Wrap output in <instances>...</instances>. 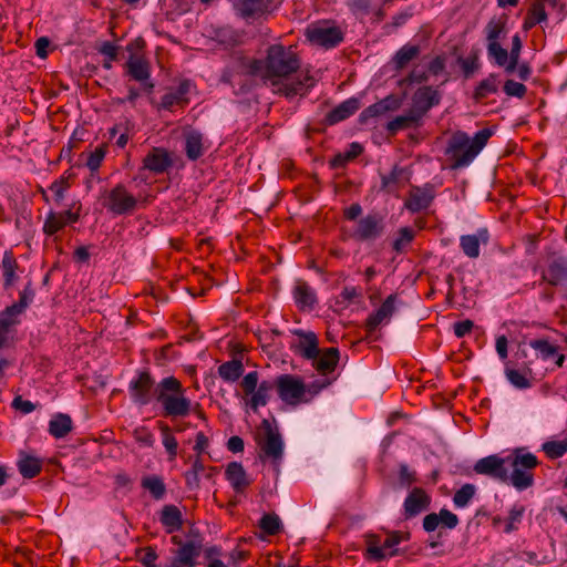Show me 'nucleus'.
Instances as JSON below:
<instances>
[{"mask_svg": "<svg viewBox=\"0 0 567 567\" xmlns=\"http://www.w3.org/2000/svg\"><path fill=\"white\" fill-rule=\"evenodd\" d=\"M161 523L166 527L167 533L172 534L182 527L181 511L174 505L164 506L161 515Z\"/></svg>", "mask_w": 567, "mask_h": 567, "instance_id": "obj_40", "label": "nucleus"}, {"mask_svg": "<svg viewBox=\"0 0 567 567\" xmlns=\"http://www.w3.org/2000/svg\"><path fill=\"white\" fill-rule=\"evenodd\" d=\"M23 312L8 306L0 312V349L8 347L13 339L17 326L21 323Z\"/></svg>", "mask_w": 567, "mask_h": 567, "instance_id": "obj_17", "label": "nucleus"}, {"mask_svg": "<svg viewBox=\"0 0 567 567\" xmlns=\"http://www.w3.org/2000/svg\"><path fill=\"white\" fill-rule=\"evenodd\" d=\"M295 334L297 336V340L291 347L295 353L307 360L318 357L320 349L319 341L315 332L296 330Z\"/></svg>", "mask_w": 567, "mask_h": 567, "instance_id": "obj_21", "label": "nucleus"}, {"mask_svg": "<svg viewBox=\"0 0 567 567\" xmlns=\"http://www.w3.org/2000/svg\"><path fill=\"white\" fill-rule=\"evenodd\" d=\"M225 477L237 494H243L251 484L241 463L231 462L227 465Z\"/></svg>", "mask_w": 567, "mask_h": 567, "instance_id": "obj_27", "label": "nucleus"}, {"mask_svg": "<svg viewBox=\"0 0 567 567\" xmlns=\"http://www.w3.org/2000/svg\"><path fill=\"white\" fill-rule=\"evenodd\" d=\"M415 233L410 227H402L398 231V237L393 241V249L396 252H402L414 239Z\"/></svg>", "mask_w": 567, "mask_h": 567, "instance_id": "obj_56", "label": "nucleus"}, {"mask_svg": "<svg viewBox=\"0 0 567 567\" xmlns=\"http://www.w3.org/2000/svg\"><path fill=\"white\" fill-rule=\"evenodd\" d=\"M80 218L79 212L66 209L60 213H50L44 221L43 231L52 236L64 228L66 225L76 223Z\"/></svg>", "mask_w": 567, "mask_h": 567, "instance_id": "obj_25", "label": "nucleus"}, {"mask_svg": "<svg viewBox=\"0 0 567 567\" xmlns=\"http://www.w3.org/2000/svg\"><path fill=\"white\" fill-rule=\"evenodd\" d=\"M172 543L178 546L173 559L188 567H196L197 558L202 551V540L189 539L183 542L179 536L175 535L172 537Z\"/></svg>", "mask_w": 567, "mask_h": 567, "instance_id": "obj_18", "label": "nucleus"}, {"mask_svg": "<svg viewBox=\"0 0 567 567\" xmlns=\"http://www.w3.org/2000/svg\"><path fill=\"white\" fill-rule=\"evenodd\" d=\"M107 153V145L106 144H102L100 146H97L93 152H91L86 158V167L92 172H97L99 168L101 167L104 158H105V155Z\"/></svg>", "mask_w": 567, "mask_h": 567, "instance_id": "obj_54", "label": "nucleus"}, {"mask_svg": "<svg viewBox=\"0 0 567 567\" xmlns=\"http://www.w3.org/2000/svg\"><path fill=\"white\" fill-rule=\"evenodd\" d=\"M396 295H390L382 302L378 310L371 313L365 321V329L369 333L374 332L379 326L388 323L395 311Z\"/></svg>", "mask_w": 567, "mask_h": 567, "instance_id": "obj_23", "label": "nucleus"}, {"mask_svg": "<svg viewBox=\"0 0 567 567\" xmlns=\"http://www.w3.org/2000/svg\"><path fill=\"white\" fill-rule=\"evenodd\" d=\"M522 50V41L518 34H515L512 38V49L508 52V59L506 64L504 65L505 71L507 73H513L517 66V63L519 61V54Z\"/></svg>", "mask_w": 567, "mask_h": 567, "instance_id": "obj_53", "label": "nucleus"}, {"mask_svg": "<svg viewBox=\"0 0 567 567\" xmlns=\"http://www.w3.org/2000/svg\"><path fill=\"white\" fill-rule=\"evenodd\" d=\"M34 297L35 290L32 286V281L29 280L23 289L19 292V300L12 303V306L24 313L28 307L33 302Z\"/></svg>", "mask_w": 567, "mask_h": 567, "instance_id": "obj_52", "label": "nucleus"}, {"mask_svg": "<svg viewBox=\"0 0 567 567\" xmlns=\"http://www.w3.org/2000/svg\"><path fill=\"white\" fill-rule=\"evenodd\" d=\"M492 131L483 128L475 133L473 138L462 131L452 134L447 142L445 155L452 162V168H462L468 166L480 152L487 144Z\"/></svg>", "mask_w": 567, "mask_h": 567, "instance_id": "obj_3", "label": "nucleus"}, {"mask_svg": "<svg viewBox=\"0 0 567 567\" xmlns=\"http://www.w3.org/2000/svg\"><path fill=\"white\" fill-rule=\"evenodd\" d=\"M547 3L536 0L528 9L527 14L532 17L538 24L547 21V12L545 6Z\"/></svg>", "mask_w": 567, "mask_h": 567, "instance_id": "obj_62", "label": "nucleus"}, {"mask_svg": "<svg viewBox=\"0 0 567 567\" xmlns=\"http://www.w3.org/2000/svg\"><path fill=\"white\" fill-rule=\"evenodd\" d=\"M441 100L442 93L437 87L424 85L414 92L411 109L423 118L432 107L441 103Z\"/></svg>", "mask_w": 567, "mask_h": 567, "instance_id": "obj_15", "label": "nucleus"}, {"mask_svg": "<svg viewBox=\"0 0 567 567\" xmlns=\"http://www.w3.org/2000/svg\"><path fill=\"white\" fill-rule=\"evenodd\" d=\"M153 396L164 417L183 419L194 410L193 401L187 396L186 389L174 375L165 377L157 382Z\"/></svg>", "mask_w": 567, "mask_h": 567, "instance_id": "obj_2", "label": "nucleus"}, {"mask_svg": "<svg viewBox=\"0 0 567 567\" xmlns=\"http://www.w3.org/2000/svg\"><path fill=\"white\" fill-rule=\"evenodd\" d=\"M142 200L146 202V198L132 194L123 184H116L102 195L103 207L117 216L132 214Z\"/></svg>", "mask_w": 567, "mask_h": 567, "instance_id": "obj_5", "label": "nucleus"}, {"mask_svg": "<svg viewBox=\"0 0 567 567\" xmlns=\"http://www.w3.org/2000/svg\"><path fill=\"white\" fill-rule=\"evenodd\" d=\"M312 367L321 374L326 375L332 372L339 361V350L337 348H328L323 351L319 350V354L310 360Z\"/></svg>", "mask_w": 567, "mask_h": 567, "instance_id": "obj_33", "label": "nucleus"}, {"mask_svg": "<svg viewBox=\"0 0 567 567\" xmlns=\"http://www.w3.org/2000/svg\"><path fill=\"white\" fill-rule=\"evenodd\" d=\"M69 187L70 185L64 178L56 179L50 185L49 189L53 193L55 203L60 204L64 199L65 192Z\"/></svg>", "mask_w": 567, "mask_h": 567, "instance_id": "obj_63", "label": "nucleus"}, {"mask_svg": "<svg viewBox=\"0 0 567 567\" xmlns=\"http://www.w3.org/2000/svg\"><path fill=\"white\" fill-rule=\"evenodd\" d=\"M420 53L417 45H403L394 55L393 63L396 70L405 68Z\"/></svg>", "mask_w": 567, "mask_h": 567, "instance_id": "obj_46", "label": "nucleus"}, {"mask_svg": "<svg viewBox=\"0 0 567 567\" xmlns=\"http://www.w3.org/2000/svg\"><path fill=\"white\" fill-rule=\"evenodd\" d=\"M403 169L394 166L392 171L381 176V188L386 193H395L401 187Z\"/></svg>", "mask_w": 567, "mask_h": 567, "instance_id": "obj_47", "label": "nucleus"}, {"mask_svg": "<svg viewBox=\"0 0 567 567\" xmlns=\"http://www.w3.org/2000/svg\"><path fill=\"white\" fill-rule=\"evenodd\" d=\"M362 152L363 147L361 144L353 142L344 152L338 153L331 158L330 166L336 169L343 168L348 163L357 158Z\"/></svg>", "mask_w": 567, "mask_h": 567, "instance_id": "obj_39", "label": "nucleus"}, {"mask_svg": "<svg viewBox=\"0 0 567 567\" xmlns=\"http://www.w3.org/2000/svg\"><path fill=\"white\" fill-rule=\"evenodd\" d=\"M435 197L434 189L431 185L423 187L412 186L409 196L404 202V207L415 214L427 209Z\"/></svg>", "mask_w": 567, "mask_h": 567, "instance_id": "obj_20", "label": "nucleus"}, {"mask_svg": "<svg viewBox=\"0 0 567 567\" xmlns=\"http://www.w3.org/2000/svg\"><path fill=\"white\" fill-rule=\"evenodd\" d=\"M216 39L225 49H233L243 43V34L231 28L219 29Z\"/></svg>", "mask_w": 567, "mask_h": 567, "instance_id": "obj_45", "label": "nucleus"}, {"mask_svg": "<svg viewBox=\"0 0 567 567\" xmlns=\"http://www.w3.org/2000/svg\"><path fill=\"white\" fill-rule=\"evenodd\" d=\"M543 451L549 458H558L567 453V441H548L543 444Z\"/></svg>", "mask_w": 567, "mask_h": 567, "instance_id": "obj_58", "label": "nucleus"}, {"mask_svg": "<svg viewBox=\"0 0 567 567\" xmlns=\"http://www.w3.org/2000/svg\"><path fill=\"white\" fill-rule=\"evenodd\" d=\"M135 441L146 447H153L155 443V436L152 431L146 426H138L133 432Z\"/></svg>", "mask_w": 567, "mask_h": 567, "instance_id": "obj_59", "label": "nucleus"}, {"mask_svg": "<svg viewBox=\"0 0 567 567\" xmlns=\"http://www.w3.org/2000/svg\"><path fill=\"white\" fill-rule=\"evenodd\" d=\"M488 240V230L486 228H480L476 234L462 235L460 237V247L466 257L476 259L481 254V244H487Z\"/></svg>", "mask_w": 567, "mask_h": 567, "instance_id": "obj_24", "label": "nucleus"}, {"mask_svg": "<svg viewBox=\"0 0 567 567\" xmlns=\"http://www.w3.org/2000/svg\"><path fill=\"white\" fill-rule=\"evenodd\" d=\"M399 482L402 486L409 487L416 482V474L408 465L401 464L399 468Z\"/></svg>", "mask_w": 567, "mask_h": 567, "instance_id": "obj_64", "label": "nucleus"}, {"mask_svg": "<svg viewBox=\"0 0 567 567\" xmlns=\"http://www.w3.org/2000/svg\"><path fill=\"white\" fill-rule=\"evenodd\" d=\"M475 495V486L464 484L453 496V504L456 508L466 507Z\"/></svg>", "mask_w": 567, "mask_h": 567, "instance_id": "obj_50", "label": "nucleus"}, {"mask_svg": "<svg viewBox=\"0 0 567 567\" xmlns=\"http://www.w3.org/2000/svg\"><path fill=\"white\" fill-rule=\"evenodd\" d=\"M360 107V102L355 97L348 99L337 105L327 114V122L330 125L337 124L341 121L349 118Z\"/></svg>", "mask_w": 567, "mask_h": 567, "instance_id": "obj_35", "label": "nucleus"}, {"mask_svg": "<svg viewBox=\"0 0 567 567\" xmlns=\"http://www.w3.org/2000/svg\"><path fill=\"white\" fill-rule=\"evenodd\" d=\"M484 34L488 59L496 65L504 66L508 59V51L501 45L499 41L507 34L506 19L492 18L484 28Z\"/></svg>", "mask_w": 567, "mask_h": 567, "instance_id": "obj_7", "label": "nucleus"}, {"mask_svg": "<svg viewBox=\"0 0 567 567\" xmlns=\"http://www.w3.org/2000/svg\"><path fill=\"white\" fill-rule=\"evenodd\" d=\"M532 361L523 362V370L511 368L506 364L505 377L516 389L525 390L532 386Z\"/></svg>", "mask_w": 567, "mask_h": 567, "instance_id": "obj_29", "label": "nucleus"}, {"mask_svg": "<svg viewBox=\"0 0 567 567\" xmlns=\"http://www.w3.org/2000/svg\"><path fill=\"white\" fill-rule=\"evenodd\" d=\"M539 465L537 456L524 447L508 454L507 485L518 492L526 491L535 484L534 471Z\"/></svg>", "mask_w": 567, "mask_h": 567, "instance_id": "obj_4", "label": "nucleus"}, {"mask_svg": "<svg viewBox=\"0 0 567 567\" xmlns=\"http://www.w3.org/2000/svg\"><path fill=\"white\" fill-rule=\"evenodd\" d=\"M275 388L281 401L289 405L308 402L306 384L292 374H280L275 381Z\"/></svg>", "mask_w": 567, "mask_h": 567, "instance_id": "obj_8", "label": "nucleus"}, {"mask_svg": "<svg viewBox=\"0 0 567 567\" xmlns=\"http://www.w3.org/2000/svg\"><path fill=\"white\" fill-rule=\"evenodd\" d=\"M458 517L446 508H441L439 513H430L423 518V529L426 533L442 528L454 529L458 525Z\"/></svg>", "mask_w": 567, "mask_h": 567, "instance_id": "obj_22", "label": "nucleus"}, {"mask_svg": "<svg viewBox=\"0 0 567 567\" xmlns=\"http://www.w3.org/2000/svg\"><path fill=\"white\" fill-rule=\"evenodd\" d=\"M408 538V533L398 530L389 533L386 538L382 542V548L384 549V553L388 554V557L394 556L398 551L395 547L403 540H406Z\"/></svg>", "mask_w": 567, "mask_h": 567, "instance_id": "obj_49", "label": "nucleus"}, {"mask_svg": "<svg viewBox=\"0 0 567 567\" xmlns=\"http://www.w3.org/2000/svg\"><path fill=\"white\" fill-rule=\"evenodd\" d=\"M525 508L522 505H514L508 516L505 520V527L504 533L511 534L514 530L518 529L519 524L522 523L523 516H524Z\"/></svg>", "mask_w": 567, "mask_h": 567, "instance_id": "obj_51", "label": "nucleus"}, {"mask_svg": "<svg viewBox=\"0 0 567 567\" xmlns=\"http://www.w3.org/2000/svg\"><path fill=\"white\" fill-rule=\"evenodd\" d=\"M19 266L11 250L4 251L1 260V269L3 277V288L9 289L19 279L17 274Z\"/></svg>", "mask_w": 567, "mask_h": 567, "instance_id": "obj_37", "label": "nucleus"}, {"mask_svg": "<svg viewBox=\"0 0 567 567\" xmlns=\"http://www.w3.org/2000/svg\"><path fill=\"white\" fill-rule=\"evenodd\" d=\"M386 101L374 103L364 109L360 114L361 122H365L369 118L378 117L388 110Z\"/></svg>", "mask_w": 567, "mask_h": 567, "instance_id": "obj_60", "label": "nucleus"}, {"mask_svg": "<svg viewBox=\"0 0 567 567\" xmlns=\"http://www.w3.org/2000/svg\"><path fill=\"white\" fill-rule=\"evenodd\" d=\"M209 144L204 135L198 131H189L184 136V150L190 161H196L208 150Z\"/></svg>", "mask_w": 567, "mask_h": 567, "instance_id": "obj_26", "label": "nucleus"}, {"mask_svg": "<svg viewBox=\"0 0 567 567\" xmlns=\"http://www.w3.org/2000/svg\"><path fill=\"white\" fill-rule=\"evenodd\" d=\"M431 505V496L421 487L412 488L403 502L402 515L411 519L426 511Z\"/></svg>", "mask_w": 567, "mask_h": 567, "instance_id": "obj_19", "label": "nucleus"}, {"mask_svg": "<svg viewBox=\"0 0 567 567\" xmlns=\"http://www.w3.org/2000/svg\"><path fill=\"white\" fill-rule=\"evenodd\" d=\"M542 280L551 286H558L567 280V260L558 257L551 260L548 268L543 271Z\"/></svg>", "mask_w": 567, "mask_h": 567, "instance_id": "obj_32", "label": "nucleus"}, {"mask_svg": "<svg viewBox=\"0 0 567 567\" xmlns=\"http://www.w3.org/2000/svg\"><path fill=\"white\" fill-rule=\"evenodd\" d=\"M241 389L245 393L246 405L255 413L269 402L271 393L275 389V382L264 380L258 383V373L251 371L241 380Z\"/></svg>", "mask_w": 567, "mask_h": 567, "instance_id": "obj_6", "label": "nucleus"}, {"mask_svg": "<svg viewBox=\"0 0 567 567\" xmlns=\"http://www.w3.org/2000/svg\"><path fill=\"white\" fill-rule=\"evenodd\" d=\"M306 37L312 44L326 49L336 48L343 40L340 28L326 21L309 25L306 30Z\"/></svg>", "mask_w": 567, "mask_h": 567, "instance_id": "obj_9", "label": "nucleus"}, {"mask_svg": "<svg viewBox=\"0 0 567 567\" xmlns=\"http://www.w3.org/2000/svg\"><path fill=\"white\" fill-rule=\"evenodd\" d=\"M259 527L268 535L274 536L281 529V520L276 514H265L260 522Z\"/></svg>", "mask_w": 567, "mask_h": 567, "instance_id": "obj_55", "label": "nucleus"}, {"mask_svg": "<svg viewBox=\"0 0 567 567\" xmlns=\"http://www.w3.org/2000/svg\"><path fill=\"white\" fill-rule=\"evenodd\" d=\"M272 0H236L235 7L243 17H251L267 10Z\"/></svg>", "mask_w": 567, "mask_h": 567, "instance_id": "obj_41", "label": "nucleus"}, {"mask_svg": "<svg viewBox=\"0 0 567 567\" xmlns=\"http://www.w3.org/2000/svg\"><path fill=\"white\" fill-rule=\"evenodd\" d=\"M189 90L190 82L182 81L174 91H169L162 96L161 106L164 110L173 111L175 106L186 104Z\"/></svg>", "mask_w": 567, "mask_h": 567, "instance_id": "obj_31", "label": "nucleus"}, {"mask_svg": "<svg viewBox=\"0 0 567 567\" xmlns=\"http://www.w3.org/2000/svg\"><path fill=\"white\" fill-rule=\"evenodd\" d=\"M17 467L23 478L31 480L41 473L43 460L27 452H20L17 461Z\"/></svg>", "mask_w": 567, "mask_h": 567, "instance_id": "obj_30", "label": "nucleus"}, {"mask_svg": "<svg viewBox=\"0 0 567 567\" xmlns=\"http://www.w3.org/2000/svg\"><path fill=\"white\" fill-rule=\"evenodd\" d=\"M383 229L382 217L378 214H368L357 221L355 228L349 237L358 241H373L382 235Z\"/></svg>", "mask_w": 567, "mask_h": 567, "instance_id": "obj_14", "label": "nucleus"}, {"mask_svg": "<svg viewBox=\"0 0 567 567\" xmlns=\"http://www.w3.org/2000/svg\"><path fill=\"white\" fill-rule=\"evenodd\" d=\"M244 372L243 363L238 360L227 361L219 365V377L227 382L237 381Z\"/></svg>", "mask_w": 567, "mask_h": 567, "instance_id": "obj_44", "label": "nucleus"}, {"mask_svg": "<svg viewBox=\"0 0 567 567\" xmlns=\"http://www.w3.org/2000/svg\"><path fill=\"white\" fill-rule=\"evenodd\" d=\"M293 299L300 310H312L317 303L316 291L303 280H297L292 290Z\"/></svg>", "mask_w": 567, "mask_h": 567, "instance_id": "obj_28", "label": "nucleus"}, {"mask_svg": "<svg viewBox=\"0 0 567 567\" xmlns=\"http://www.w3.org/2000/svg\"><path fill=\"white\" fill-rule=\"evenodd\" d=\"M73 429V422L69 414L55 413L49 421L48 431L54 439L65 437Z\"/></svg>", "mask_w": 567, "mask_h": 567, "instance_id": "obj_36", "label": "nucleus"}, {"mask_svg": "<svg viewBox=\"0 0 567 567\" xmlns=\"http://www.w3.org/2000/svg\"><path fill=\"white\" fill-rule=\"evenodd\" d=\"M368 554L375 561H381L388 557V554L384 553L382 548V540L378 535H371L368 540Z\"/></svg>", "mask_w": 567, "mask_h": 567, "instance_id": "obj_57", "label": "nucleus"}, {"mask_svg": "<svg viewBox=\"0 0 567 567\" xmlns=\"http://www.w3.org/2000/svg\"><path fill=\"white\" fill-rule=\"evenodd\" d=\"M127 74L135 81L140 82L142 89L151 93L154 83L151 81V64L148 60L141 55H131L126 64Z\"/></svg>", "mask_w": 567, "mask_h": 567, "instance_id": "obj_16", "label": "nucleus"}, {"mask_svg": "<svg viewBox=\"0 0 567 567\" xmlns=\"http://www.w3.org/2000/svg\"><path fill=\"white\" fill-rule=\"evenodd\" d=\"M141 486L148 491L155 499H162L166 494L165 483L158 475H148L143 477Z\"/></svg>", "mask_w": 567, "mask_h": 567, "instance_id": "obj_42", "label": "nucleus"}, {"mask_svg": "<svg viewBox=\"0 0 567 567\" xmlns=\"http://www.w3.org/2000/svg\"><path fill=\"white\" fill-rule=\"evenodd\" d=\"M299 66L300 60L292 47L270 45L264 60L250 59L243 51H234L231 66L223 74V81L231 84L233 71L265 79L286 78L295 73Z\"/></svg>", "mask_w": 567, "mask_h": 567, "instance_id": "obj_1", "label": "nucleus"}, {"mask_svg": "<svg viewBox=\"0 0 567 567\" xmlns=\"http://www.w3.org/2000/svg\"><path fill=\"white\" fill-rule=\"evenodd\" d=\"M157 429L161 432L162 444L168 455L169 461H174L178 454V442L173 434L171 426L164 421L156 422Z\"/></svg>", "mask_w": 567, "mask_h": 567, "instance_id": "obj_38", "label": "nucleus"}, {"mask_svg": "<svg viewBox=\"0 0 567 567\" xmlns=\"http://www.w3.org/2000/svg\"><path fill=\"white\" fill-rule=\"evenodd\" d=\"M528 346L537 352V355L544 361L557 354V346L551 344L546 339H533Z\"/></svg>", "mask_w": 567, "mask_h": 567, "instance_id": "obj_48", "label": "nucleus"}, {"mask_svg": "<svg viewBox=\"0 0 567 567\" xmlns=\"http://www.w3.org/2000/svg\"><path fill=\"white\" fill-rule=\"evenodd\" d=\"M422 121L423 118L410 107L406 113L391 120L386 124V130L390 134L394 135L399 131L420 126Z\"/></svg>", "mask_w": 567, "mask_h": 567, "instance_id": "obj_34", "label": "nucleus"}, {"mask_svg": "<svg viewBox=\"0 0 567 567\" xmlns=\"http://www.w3.org/2000/svg\"><path fill=\"white\" fill-rule=\"evenodd\" d=\"M156 383L147 371H141L136 378L131 380L128 392L132 401L141 406H145L154 401L153 392Z\"/></svg>", "mask_w": 567, "mask_h": 567, "instance_id": "obj_12", "label": "nucleus"}, {"mask_svg": "<svg viewBox=\"0 0 567 567\" xmlns=\"http://www.w3.org/2000/svg\"><path fill=\"white\" fill-rule=\"evenodd\" d=\"M506 95L523 99L527 92L526 85L514 80H507L503 86Z\"/></svg>", "mask_w": 567, "mask_h": 567, "instance_id": "obj_61", "label": "nucleus"}, {"mask_svg": "<svg viewBox=\"0 0 567 567\" xmlns=\"http://www.w3.org/2000/svg\"><path fill=\"white\" fill-rule=\"evenodd\" d=\"M498 76L494 73L489 74L486 79L482 80L475 89L474 99L482 101L488 95L498 91Z\"/></svg>", "mask_w": 567, "mask_h": 567, "instance_id": "obj_43", "label": "nucleus"}, {"mask_svg": "<svg viewBox=\"0 0 567 567\" xmlns=\"http://www.w3.org/2000/svg\"><path fill=\"white\" fill-rule=\"evenodd\" d=\"M508 455L502 457L497 454L480 458L475 465L476 474L486 475L499 483L507 484Z\"/></svg>", "mask_w": 567, "mask_h": 567, "instance_id": "obj_11", "label": "nucleus"}, {"mask_svg": "<svg viewBox=\"0 0 567 567\" xmlns=\"http://www.w3.org/2000/svg\"><path fill=\"white\" fill-rule=\"evenodd\" d=\"M174 164L173 154L161 146H153L143 157L141 171H147L153 175L167 173Z\"/></svg>", "mask_w": 567, "mask_h": 567, "instance_id": "obj_13", "label": "nucleus"}, {"mask_svg": "<svg viewBox=\"0 0 567 567\" xmlns=\"http://www.w3.org/2000/svg\"><path fill=\"white\" fill-rule=\"evenodd\" d=\"M261 430L264 439L258 441L260 450L266 458H270L275 464H278L284 455V441L278 432L274 429L268 420H262Z\"/></svg>", "mask_w": 567, "mask_h": 567, "instance_id": "obj_10", "label": "nucleus"}]
</instances>
